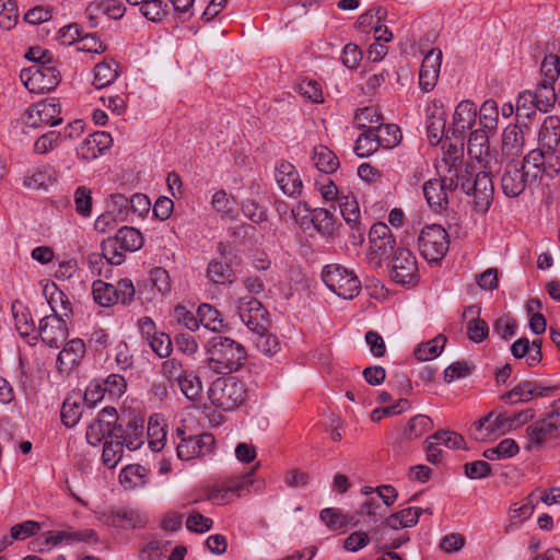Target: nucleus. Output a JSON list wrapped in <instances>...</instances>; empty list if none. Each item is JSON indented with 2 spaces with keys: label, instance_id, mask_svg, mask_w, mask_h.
<instances>
[{
  "label": "nucleus",
  "instance_id": "nucleus-1",
  "mask_svg": "<svg viewBox=\"0 0 560 560\" xmlns=\"http://www.w3.org/2000/svg\"><path fill=\"white\" fill-rule=\"evenodd\" d=\"M247 360L244 346L224 336H214L209 340L208 365L217 374H231L238 371Z\"/></svg>",
  "mask_w": 560,
  "mask_h": 560
},
{
  "label": "nucleus",
  "instance_id": "nucleus-2",
  "mask_svg": "<svg viewBox=\"0 0 560 560\" xmlns=\"http://www.w3.org/2000/svg\"><path fill=\"white\" fill-rule=\"evenodd\" d=\"M245 384L233 376L217 378L209 388V399L223 411H232L246 400Z\"/></svg>",
  "mask_w": 560,
  "mask_h": 560
},
{
  "label": "nucleus",
  "instance_id": "nucleus-3",
  "mask_svg": "<svg viewBox=\"0 0 560 560\" xmlns=\"http://www.w3.org/2000/svg\"><path fill=\"white\" fill-rule=\"evenodd\" d=\"M322 278L330 291L342 299H353L361 290V281L346 267L330 264L324 267Z\"/></svg>",
  "mask_w": 560,
  "mask_h": 560
},
{
  "label": "nucleus",
  "instance_id": "nucleus-4",
  "mask_svg": "<svg viewBox=\"0 0 560 560\" xmlns=\"http://www.w3.org/2000/svg\"><path fill=\"white\" fill-rule=\"evenodd\" d=\"M450 237L440 224L425 225L418 237V247L422 257L429 262H440L446 255Z\"/></svg>",
  "mask_w": 560,
  "mask_h": 560
},
{
  "label": "nucleus",
  "instance_id": "nucleus-5",
  "mask_svg": "<svg viewBox=\"0 0 560 560\" xmlns=\"http://www.w3.org/2000/svg\"><path fill=\"white\" fill-rule=\"evenodd\" d=\"M520 164L530 175L532 180L536 182L541 174L555 177L560 173V153L539 145L537 149L530 150Z\"/></svg>",
  "mask_w": 560,
  "mask_h": 560
},
{
  "label": "nucleus",
  "instance_id": "nucleus-6",
  "mask_svg": "<svg viewBox=\"0 0 560 560\" xmlns=\"http://www.w3.org/2000/svg\"><path fill=\"white\" fill-rule=\"evenodd\" d=\"M527 445L525 450L542 447L547 442L560 436V411L553 410L546 417L526 428Z\"/></svg>",
  "mask_w": 560,
  "mask_h": 560
},
{
  "label": "nucleus",
  "instance_id": "nucleus-7",
  "mask_svg": "<svg viewBox=\"0 0 560 560\" xmlns=\"http://www.w3.org/2000/svg\"><path fill=\"white\" fill-rule=\"evenodd\" d=\"M440 168L446 171L442 177L452 191L459 187L465 194L470 195V183L475 174L472 165L456 156L443 159Z\"/></svg>",
  "mask_w": 560,
  "mask_h": 560
},
{
  "label": "nucleus",
  "instance_id": "nucleus-8",
  "mask_svg": "<svg viewBox=\"0 0 560 560\" xmlns=\"http://www.w3.org/2000/svg\"><path fill=\"white\" fill-rule=\"evenodd\" d=\"M491 133L480 128L471 131L467 143V151L469 156L475 159L481 168L497 171L499 160L490 150L489 137Z\"/></svg>",
  "mask_w": 560,
  "mask_h": 560
},
{
  "label": "nucleus",
  "instance_id": "nucleus-9",
  "mask_svg": "<svg viewBox=\"0 0 560 560\" xmlns=\"http://www.w3.org/2000/svg\"><path fill=\"white\" fill-rule=\"evenodd\" d=\"M368 258L371 262L380 265L381 260L388 257L396 244L390 229L383 222L374 223L369 233Z\"/></svg>",
  "mask_w": 560,
  "mask_h": 560
},
{
  "label": "nucleus",
  "instance_id": "nucleus-10",
  "mask_svg": "<svg viewBox=\"0 0 560 560\" xmlns=\"http://www.w3.org/2000/svg\"><path fill=\"white\" fill-rule=\"evenodd\" d=\"M237 313L243 324L253 332L265 331L269 328L267 311L254 296H243L238 300Z\"/></svg>",
  "mask_w": 560,
  "mask_h": 560
},
{
  "label": "nucleus",
  "instance_id": "nucleus-11",
  "mask_svg": "<svg viewBox=\"0 0 560 560\" xmlns=\"http://www.w3.org/2000/svg\"><path fill=\"white\" fill-rule=\"evenodd\" d=\"M390 277L399 284H416L419 281L417 259L408 248H398L395 252Z\"/></svg>",
  "mask_w": 560,
  "mask_h": 560
},
{
  "label": "nucleus",
  "instance_id": "nucleus-12",
  "mask_svg": "<svg viewBox=\"0 0 560 560\" xmlns=\"http://www.w3.org/2000/svg\"><path fill=\"white\" fill-rule=\"evenodd\" d=\"M530 175L518 161H511L504 166L501 176V189L506 197L515 198L533 183Z\"/></svg>",
  "mask_w": 560,
  "mask_h": 560
},
{
  "label": "nucleus",
  "instance_id": "nucleus-13",
  "mask_svg": "<svg viewBox=\"0 0 560 560\" xmlns=\"http://www.w3.org/2000/svg\"><path fill=\"white\" fill-rule=\"evenodd\" d=\"M493 171L482 168L474 174L470 183V195L474 196L475 209L478 212H486L492 203L494 187L491 178Z\"/></svg>",
  "mask_w": 560,
  "mask_h": 560
},
{
  "label": "nucleus",
  "instance_id": "nucleus-14",
  "mask_svg": "<svg viewBox=\"0 0 560 560\" xmlns=\"http://www.w3.org/2000/svg\"><path fill=\"white\" fill-rule=\"evenodd\" d=\"M44 541L39 542V552L50 550L57 546L60 541L67 540L69 542L83 541L88 544H95L98 540V536L94 529L83 530H60V532H46L42 535Z\"/></svg>",
  "mask_w": 560,
  "mask_h": 560
},
{
  "label": "nucleus",
  "instance_id": "nucleus-15",
  "mask_svg": "<svg viewBox=\"0 0 560 560\" xmlns=\"http://www.w3.org/2000/svg\"><path fill=\"white\" fill-rule=\"evenodd\" d=\"M213 444L214 438L210 433L183 436L176 447L177 457L182 460H189L195 457L203 456L210 453Z\"/></svg>",
  "mask_w": 560,
  "mask_h": 560
},
{
  "label": "nucleus",
  "instance_id": "nucleus-16",
  "mask_svg": "<svg viewBox=\"0 0 560 560\" xmlns=\"http://www.w3.org/2000/svg\"><path fill=\"white\" fill-rule=\"evenodd\" d=\"M37 335L46 347L58 349L67 337L66 324L59 316L44 315Z\"/></svg>",
  "mask_w": 560,
  "mask_h": 560
},
{
  "label": "nucleus",
  "instance_id": "nucleus-17",
  "mask_svg": "<svg viewBox=\"0 0 560 560\" xmlns=\"http://www.w3.org/2000/svg\"><path fill=\"white\" fill-rule=\"evenodd\" d=\"M86 352L82 339L74 338L68 341L58 353L56 368L59 373L70 374L82 361Z\"/></svg>",
  "mask_w": 560,
  "mask_h": 560
},
{
  "label": "nucleus",
  "instance_id": "nucleus-18",
  "mask_svg": "<svg viewBox=\"0 0 560 560\" xmlns=\"http://www.w3.org/2000/svg\"><path fill=\"white\" fill-rule=\"evenodd\" d=\"M442 63V51L433 48L428 51L422 60L419 72V85L424 92H430L436 84Z\"/></svg>",
  "mask_w": 560,
  "mask_h": 560
},
{
  "label": "nucleus",
  "instance_id": "nucleus-19",
  "mask_svg": "<svg viewBox=\"0 0 560 560\" xmlns=\"http://www.w3.org/2000/svg\"><path fill=\"white\" fill-rule=\"evenodd\" d=\"M276 182L284 195L298 197L302 194L303 183L295 166L289 162L282 161L276 167Z\"/></svg>",
  "mask_w": 560,
  "mask_h": 560
},
{
  "label": "nucleus",
  "instance_id": "nucleus-20",
  "mask_svg": "<svg viewBox=\"0 0 560 560\" xmlns=\"http://www.w3.org/2000/svg\"><path fill=\"white\" fill-rule=\"evenodd\" d=\"M102 253H92L89 255V265L98 275L102 273L100 265L105 259L108 265L118 266L125 260V252L119 248V244L115 237H108L102 242Z\"/></svg>",
  "mask_w": 560,
  "mask_h": 560
},
{
  "label": "nucleus",
  "instance_id": "nucleus-21",
  "mask_svg": "<svg viewBox=\"0 0 560 560\" xmlns=\"http://www.w3.org/2000/svg\"><path fill=\"white\" fill-rule=\"evenodd\" d=\"M549 390V387L542 386L537 382L525 381L504 393L501 399L506 404L528 402L535 397L546 396Z\"/></svg>",
  "mask_w": 560,
  "mask_h": 560
},
{
  "label": "nucleus",
  "instance_id": "nucleus-22",
  "mask_svg": "<svg viewBox=\"0 0 560 560\" xmlns=\"http://www.w3.org/2000/svg\"><path fill=\"white\" fill-rule=\"evenodd\" d=\"M452 192L443 177L430 179L423 185V194L429 207L436 213L442 212L448 206V194Z\"/></svg>",
  "mask_w": 560,
  "mask_h": 560
},
{
  "label": "nucleus",
  "instance_id": "nucleus-23",
  "mask_svg": "<svg viewBox=\"0 0 560 560\" xmlns=\"http://www.w3.org/2000/svg\"><path fill=\"white\" fill-rule=\"evenodd\" d=\"M538 145L546 148L555 153H560V117L550 115L545 117L541 122L538 135Z\"/></svg>",
  "mask_w": 560,
  "mask_h": 560
},
{
  "label": "nucleus",
  "instance_id": "nucleus-24",
  "mask_svg": "<svg viewBox=\"0 0 560 560\" xmlns=\"http://www.w3.org/2000/svg\"><path fill=\"white\" fill-rule=\"evenodd\" d=\"M486 425L489 432L497 431L499 433H505L513 430V419L512 416H506L505 413L495 415L494 411H491L489 415L474 423L475 439H483V435L478 433H481Z\"/></svg>",
  "mask_w": 560,
  "mask_h": 560
},
{
  "label": "nucleus",
  "instance_id": "nucleus-25",
  "mask_svg": "<svg viewBox=\"0 0 560 560\" xmlns=\"http://www.w3.org/2000/svg\"><path fill=\"white\" fill-rule=\"evenodd\" d=\"M446 114L442 105L432 103L427 109V132L431 143L438 144L445 132Z\"/></svg>",
  "mask_w": 560,
  "mask_h": 560
},
{
  "label": "nucleus",
  "instance_id": "nucleus-26",
  "mask_svg": "<svg viewBox=\"0 0 560 560\" xmlns=\"http://www.w3.org/2000/svg\"><path fill=\"white\" fill-rule=\"evenodd\" d=\"M12 314L15 322V329L27 345L33 346L35 336L32 335L34 331V322L31 311L24 306L22 302L15 301L12 304Z\"/></svg>",
  "mask_w": 560,
  "mask_h": 560
},
{
  "label": "nucleus",
  "instance_id": "nucleus-27",
  "mask_svg": "<svg viewBox=\"0 0 560 560\" xmlns=\"http://www.w3.org/2000/svg\"><path fill=\"white\" fill-rule=\"evenodd\" d=\"M61 109L55 98L37 101V130L44 127H55L62 122Z\"/></svg>",
  "mask_w": 560,
  "mask_h": 560
},
{
  "label": "nucleus",
  "instance_id": "nucleus-28",
  "mask_svg": "<svg viewBox=\"0 0 560 560\" xmlns=\"http://www.w3.org/2000/svg\"><path fill=\"white\" fill-rule=\"evenodd\" d=\"M477 107L471 101H462L455 108L453 116V124L455 131L464 133L466 130L471 129L476 122Z\"/></svg>",
  "mask_w": 560,
  "mask_h": 560
},
{
  "label": "nucleus",
  "instance_id": "nucleus-29",
  "mask_svg": "<svg viewBox=\"0 0 560 560\" xmlns=\"http://www.w3.org/2000/svg\"><path fill=\"white\" fill-rule=\"evenodd\" d=\"M525 144L522 129L517 125H509L502 132V152L509 156L518 155Z\"/></svg>",
  "mask_w": 560,
  "mask_h": 560
},
{
  "label": "nucleus",
  "instance_id": "nucleus-30",
  "mask_svg": "<svg viewBox=\"0 0 560 560\" xmlns=\"http://www.w3.org/2000/svg\"><path fill=\"white\" fill-rule=\"evenodd\" d=\"M340 212L347 222V224L351 228V230L357 231L359 233V237L362 238L363 231L361 229V213L359 202L357 201L354 196H343L340 198L339 202Z\"/></svg>",
  "mask_w": 560,
  "mask_h": 560
},
{
  "label": "nucleus",
  "instance_id": "nucleus-31",
  "mask_svg": "<svg viewBox=\"0 0 560 560\" xmlns=\"http://www.w3.org/2000/svg\"><path fill=\"white\" fill-rule=\"evenodd\" d=\"M120 441L129 451L138 450L143 444V421L132 418L126 427L121 425Z\"/></svg>",
  "mask_w": 560,
  "mask_h": 560
},
{
  "label": "nucleus",
  "instance_id": "nucleus-32",
  "mask_svg": "<svg viewBox=\"0 0 560 560\" xmlns=\"http://www.w3.org/2000/svg\"><path fill=\"white\" fill-rule=\"evenodd\" d=\"M63 293L57 288L55 283H45L43 285V301L40 302V313L47 315L49 308L54 315L59 316V307L66 310L63 302Z\"/></svg>",
  "mask_w": 560,
  "mask_h": 560
},
{
  "label": "nucleus",
  "instance_id": "nucleus-33",
  "mask_svg": "<svg viewBox=\"0 0 560 560\" xmlns=\"http://www.w3.org/2000/svg\"><path fill=\"white\" fill-rule=\"evenodd\" d=\"M311 221L316 231L323 236L334 237L336 235L337 222L329 210L324 208L314 209Z\"/></svg>",
  "mask_w": 560,
  "mask_h": 560
},
{
  "label": "nucleus",
  "instance_id": "nucleus-34",
  "mask_svg": "<svg viewBox=\"0 0 560 560\" xmlns=\"http://www.w3.org/2000/svg\"><path fill=\"white\" fill-rule=\"evenodd\" d=\"M118 65L114 59L104 60L94 67L93 84L96 89H103L112 84L119 75Z\"/></svg>",
  "mask_w": 560,
  "mask_h": 560
},
{
  "label": "nucleus",
  "instance_id": "nucleus-35",
  "mask_svg": "<svg viewBox=\"0 0 560 560\" xmlns=\"http://www.w3.org/2000/svg\"><path fill=\"white\" fill-rule=\"evenodd\" d=\"M423 510L420 508H407L399 512L393 513L386 518V525L393 529H400L415 526Z\"/></svg>",
  "mask_w": 560,
  "mask_h": 560
},
{
  "label": "nucleus",
  "instance_id": "nucleus-36",
  "mask_svg": "<svg viewBox=\"0 0 560 560\" xmlns=\"http://www.w3.org/2000/svg\"><path fill=\"white\" fill-rule=\"evenodd\" d=\"M320 520L331 530H339L346 528L348 525H357L353 516L345 514L341 510L336 508H326L320 511Z\"/></svg>",
  "mask_w": 560,
  "mask_h": 560
},
{
  "label": "nucleus",
  "instance_id": "nucleus-37",
  "mask_svg": "<svg viewBox=\"0 0 560 560\" xmlns=\"http://www.w3.org/2000/svg\"><path fill=\"white\" fill-rule=\"evenodd\" d=\"M373 135L378 142V145L385 149H390L397 145L401 140V132L398 126L393 124H383L371 128Z\"/></svg>",
  "mask_w": 560,
  "mask_h": 560
},
{
  "label": "nucleus",
  "instance_id": "nucleus-38",
  "mask_svg": "<svg viewBox=\"0 0 560 560\" xmlns=\"http://www.w3.org/2000/svg\"><path fill=\"white\" fill-rule=\"evenodd\" d=\"M535 96L536 108L540 113L549 112L556 103V92L552 82L544 80L532 91Z\"/></svg>",
  "mask_w": 560,
  "mask_h": 560
},
{
  "label": "nucleus",
  "instance_id": "nucleus-39",
  "mask_svg": "<svg viewBox=\"0 0 560 560\" xmlns=\"http://www.w3.org/2000/svg\"><path fill=\"white\" fill-rule=\"evenodd\" d=\"M318 171L329 174L339 167V160L336 154L325 145L315 147L312 156Z\"/></svg>",
  "mask_w": 560,
  "mask_h": 560
},
{
  "label": "nucleus",
  "instance_id": "nucleus-40",
  "mask_svg": "<svg viewBox=\"0 0 560 560\" xmlns=\"http://www.w3.org/2000/svg\"><path fill=\"white\" fill-rule=\"evenodd\" d=\"M114 237L121 250L136 252L143 246V237L135 228L124 226L117 231Z\"/></svg>",
  "mask_w": 560,
  "mask_h": 560
},
{
  "label": "nucleus",
  "instance_id": "nucleus-41",
  "mask_svg": "<svg viewBox=\"0 0 560 560\" xmlns=\"http://www.w3.org/2000/svg\"><path fill=\"white\" fill-rule=\"evenodd\" d=\"M176 384L183 395L191 401L198 400L202 394L201 380L192 370H188Z\"/></svg>",
  "mask_w": 560,
  "mask_h": 560
},
{
  "label": "nucleus",
  "instance_id": "nucleus-42",
  "mask_svg": "<svg viewBox=\"0 0 560 560\" xmlns=\"http://www.w3.org/2000/svg\"><path fill=\"white\" fill-rule=\"evenodd\" d=\"M499 108L494 100H487L479 109L480 129L494 133L498 128Z\"/></svg>",
  "mask_w": 560,
  "mask_h": 560
},
{
  "label": "nucleus",
  "instance_id": "nucleus-43",
  "mask_svg": "<svg viewBox=\"0 0 560 560\" xmlns=\"http://www.w3.org/2000/svg\"><path fill=\"white\" fill-rule=\"evenodd\" d=\"M105 438L120 439L121 427L107 428L104 424L100 423L97 420H95L88 427L86 441L91 445L95 446L100 444Z\"/></svg>",
  "mask_w": 560,
  "mask_h": 560
},
{
  "label": "nucleus",
  "instance_id": "nucleus-44",
  "mask_svg": "<svg viewBox=\"0 0 560 560\" xmlns=\"http://www.w3.org/2000/svg\"><path fill=\"white\" fill-rule=\"evenodd\" d=\"M207 277L215 284H231L235 280L231 265L221 261H211L208 265Z\"/></svg>",
  "mask_w": 560,
  "mask_h": 560
},
{
  "label": "nucleus",
  "instance_id": "nucleus-45",
  "mask_svg": "<svg viewBox=\"0 0 560 560\" xmlns=\"http://www.w3.org/2000/svg\"><path fill=\"white\" fill-rule=\"evenodd\" d=\"M445 343L446 337L444 335H438L432 340L417 346L413 354L419 361L432 360L442 352Z\"/></svg>",
  "mask_w": 560,
  "mask_h": 560
},
{
  "label": "nucleus",
  "instance_id": "nucleus-46",
  "mask_svg": "<svg viewBox=\"0 0 560 560\" xmlns=\"http://www.w3.org/2000/svg\"><path fill=\"white\" fill-rule=\"evenodd\" d=\"M147 469L141 465L126 466L119 475V481L125 489L131 490L145 483Z\"/></svg>",
  "mask_w": 560,
  "mask_h": 560
},
{
  "label": "nucleus",
  "instance_id": "nucleus-47",
  "mask_svg": "<svg viewBox=\"0 0 560 560\" xmlns=\"http://www.w3.org/2000/svg\"><path fill=\"white\" fill-rule=\"evenodd\" d=\"M199 326L218 331L223 327V318L220 312L210 304H201L197 310Z\"/></svg>",
  "mask_w": 560,
  "mask_h": 560
},
{
  "label": "nucleus",
  "instance_id": "nucleus-48",
  "mask_svg": "<svg viewBox=\"0 0 560 560\" xmlns=\"http://www.w3.org/2000/svg\"><path fill=\"white\" fill-rule=\"evenodd\" d=\"M92 294L94 301L103 307H108L117 303L115 285L102 280L93 282Z\"/></svg>",
  "mask_w": 560,
  "mask_h": 560
},
{
  "label": "nucleus",
  "instance_id": "nucleus-49",
  "mask_svg": "<svg viewBox=\"0 0 560 560\" xmlns=\"http://www.w3.org/2000/svg\"><path fill=\"white\" fill-rule=\"evenodd\" d=\"M538 108H536L535 96L532 90L523 91L518 94L515 105V115L517 119H532Z\"/></svg>",
  "mask_w": 560,
  "mask_h": 560
},
{
  "label": "nucleus",
  "instance_id": "nucleus-50",
  "mask_svg": "<svg viewBox=\"0 0 560 560\" xmlns=\"http://www.w3.org/2000/svg\"><path fill=\"white\" fill-rule=\"evenodd\" d=\"M35 534V521H25L11 527L10 535L0 540V551L11 545L13 540H24Z\"/></svg>",
  "mask_w": 560,
  "mask_h": 560
},
{
  "label": "nucleus",
  "instance_id": "nucleus-51",
  "mask_svg": "<svg viewBox=\"0 0 560 560\" xmlns=\"http://www.w3.org/2000/svg\"><path fill=\"white\" fill-rule=\"evenodd\" d=\"M82 416L80 396L68 397L62 405L61 420L68 428L74 427Z\"/></svg>",
  "mask_w": 560,
  "mask_h": 560
},
{
  "label": "nucleus",
  "instance_id": "nucleus-52",
  "mask_svg": "<svg viewBox=\"0 0 560 560\" xmlns=\"http://www.w3.org/2000/svg\"><path fill=\"white\" fill-rule=\"evenodd\" d=\"M354 121L358 129L366 131L370 128H375V126H372L373 124L380 125L383 121V117L376 107L366 106L355 112Z\"/></svg>",
  "mask_w": 560,
  "mask_h": 560
},
{
  "label": "nucleus",
  "instance_id": "nucleus-53",
  "mask_svg": "<svg viewBox=\"0 0 560 560\" xmlns=\"http://www.w3.org/2000/svg\"><path fill=\"white\" fill-rule=\"evenodd\" d=\"M213 209L223 217L233 219L236 215V201L224 190H218L212 196Z\"/></svg>",
  "mask_w": 560,
  "mask_h": 560
},
{
  "label": "nucleus",
  "instance_id": "nucleus-54",
  "mask_svg": "<svg viewBox=\"0 0 560 560\" xmlns=\"http://www.w3.org/2000/svg\"><path fill=\"white\" fill-rule=\"evenodd\" d=\"M256 338L254 342L256 348L266 355H273L280 350V341L276 335L269 331V328H266L265 331H257L254 334Z\"/></svg>",
  "mask_w": 560,
  "mask_h": 560
},
{
  "label": "nucleus",
  "instance_id": "nucleus-55",
  "mask_svg": "<svg viewBox=\"0 0 560 560\" xmlns=\"http://www.w3.org/2000/svg\"><path fill=\"white\" fill-rule=\"evenodd\" d=\"M60 82V72L56 66L37 69V92H50Z\"/></svg>",
  "mask_w": 560,
  "mask_h": 560
},
{
  "label": "nucleus",
  "instance_id": "nucleus-56",
  "mask_svg": "<svg viewBox=\"0 0 560 560\" xmlns=\"http://www.w3.org/2000/svg\"><path fill=\"white\" fill-rule=\"evenodd\" d=\"M124 442L120 439L105 441L102 459L108 468H114L120 462L124 452Z\"/></svg>",
  "mask_w": 560,
  "mask_h": 560
},
{
  "label": "nucleus",
  "instance_id": "nucleus-57",
  "mask_svg": "<svg viewBox=\"0 0 560 560\" xmlns=\"http://www.w3.org/2000/svg\"><path fill=\"white\" fill-rule=\"evenodd\" d=\"M149 447L153 452L163 450L166 441V432L164 427L156 418L151 417L148 424Z\"/></svg>",
  "mask_w": 560,
  "mask_h": 560
},
{
  "label": "nucleus",
  "instance_id": "nucleus-58",
  "mask_svg": "<svg viewBox=\"0 0 560 560\" xmlns=\"http://www.w3.org/2000/svg\"><path fill=\"white\" fill-rule=\"evenodd\" d=\"M378 148V142L373 135V130L370 128L366 131H362L355 141L353 150L359 158H366L376 152Z\"/></svg>",
  "mask_w": 560,
  "mask_h": 560
},
{
  "label": "nucleus",
  "instance_id": "nucleus-59",
  "mask_svg": "<svg viewBox=\"0 0 560 560\" xmlns=\"http://www.w3.org/2000/svg\"><path fill=\"white\" fill-rule=\"evenodd\" d=\"M139 10L148 21L159 23L167 14V4L163 0H148Z\"/></svg>",
  "mask_w": 560,
  "mask_h": 560
},
{
  "label": "nucleus",
  "instance_id": "nucleus-60",
  "mask_svg": "<svg viewBox=\"0 0 560 560\" xmlns=\"http://www.w3.org/2000/svg\"><path fill=\"white\" fill-rule=\"evenodd\" d=\"M107 207L110 213H113L115 218L120 222H126L129 220V215L131 214L130 201L129 198L125 195H112Z\"/></svg>",
  "mask_w": 560,
  "mask_h": 560
},
{
  "label": "nucleus",
  "instance_id": "nucleus-61",
  "mask_svg": "<svg viewBox=\"0 0 560 560\" xmlns=\"http://www.w3.org/2000/svg\"><path fill=\"white\" fill-rule=\"evenodd\" d=\"M139 522V515L131 510H119L107 516V523L119 528L136 527Z\"/></svg>",
  "mask_w": 560,
  "mask_h": 560
},
{
  "label": "nucleus",
  "instance_id": "nucleus-62",
  "mask_svg": "<svg viewBox=\"0 0 560 560\" xmlns=\"http://www.w3.org/2000/svg\"><path fill=\"white\" fill-rule=\"evenodd\" d=\"M19 19L18 8L13 0H0V27L13 28Z\"/></svg>",
  "mask_w": 560,
  "mask_h": 560
},
{
  "label": "nucleus",
  "instance_id": "nucleus-63",
  "mask_svg": "<svg viewBox=\"0 0 560 560\" xmlns=\"http://www.w3.org/2000/svg\"><path fill=\"white\" fill-rule=\"evenodd\" d=\"M125 5L121 2L114 0L95 1L90 3V12H101L115 20L121 19L125 14Z\"/></svg>",
  "mask_w": 560,
  "mask_h": 560
},
{
  "label": "nucleus",
  "instance_id": "nucleus-64",
  "mask_svg": "<svg viewBox=\"0 0 560 560\" xmlns=\"http://www.w3.org/2000/svg\"><path fill=\"white\" fill-rule=\"evenodd\" d=\"M187 371L176 358L167 359L161 364V374L172 384H176Z\"/></svg>",
  "mask_w": 560,
  "mask_h": 560
}]
</instances>
